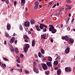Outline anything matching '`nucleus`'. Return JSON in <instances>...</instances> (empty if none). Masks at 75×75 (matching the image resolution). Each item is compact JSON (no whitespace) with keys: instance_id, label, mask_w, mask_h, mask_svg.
Instances as JSON below:
<instances>
[{"instance_id":"f257e3e1","label":"nucleus","mask_w":75,"mask_h":75,"mask_svg":"<svg viewBox=\"0 0 75 75\" xmlns=\"http://www.w3.org/2000/svg\"><path fill=\"white\" fill-rule=\"evenodd\" d=\"M62 39V40H65L66 41H69L70 42L71 44H73L74 41V40L72 39L71 38H68V37L67 36H63Z\"/></svg>"},{"instance_id":"f03ea898","label":"nucleus","mask_w":75,"mask_h":75,"mask_svg":"<svg viewBox=\"0 0 75 75\" xmlns=\"http://www.w3.org/2000/svg\"><path fill=\"white\" fill-rule=\"evenodd\" d=\"M49 31H51V33L53 34H54L57 32V30L55 29H54V27L53 26L49 28Z\"/></svg>"},{"instance_id":"7ed1b4c3","label":"nucleus","mask_w":75,"mask_h":75,"mask_svg":"<svg viewBox=\"0 0 75 75\" xmlns=\"http://www.w3.org/2000/svg\"><path fill=\"white\" fill-rule=\"evenodd\" d=\"M41 65L43 69L44 70H47V69L48 67H47V64H46L42 63Z\"/></svg>"},{"instance_id":"20e7f679","label":"nucleus","mask_w":75,"mask_h":75,"mask_svg":"<svg viewBox=\"0 0 75 75\" xmlns=\"http://www.w3.org/2000/svg\"><path fill=\"white\" fill-rule=\"evenodd\" d=\"M29 48L30 45H28V44H26L24 50V51L25 53L27 52V51H28V48Z\"/></svg>"},{"instance_id":"39448f33","label":"nucleus","mask_w":75,"mask_h":75,"mask_svg":"<svg viewBox=\"0 0 75 75\" xmlns=\"http://www.w3.org/2000/svg\"><path fill=\"white\" fill-rule=\"evenodd\" d=\"M30 25V23L29 22V21H25L24 23V25L25 27H28Z\"/></svg>"},{"instance_id":"423d86ee","label":"nucleus","mask_w":75,"mask_h":75,"mask_svg":"<svg viewBox=\"0 0 75 75\" xmlns=\"http://www.w3.org/2000/svg\"><path fill=\"white\" fill-rule=\"evenodd\" d=\"M65 71L67 72H69L71 71V68L70 67H66L65 68Z\"/></svg>"},{"instance_id":"0eeeda50","label":"nucleus","mask_w":75,"mask_h":75,"mask_svg":"<svg viewBox=\"0 0 75 75\" xmlns=\"http://www.w3.org/2000/svg\"><path fill=\"white\" fill-rule=\"evenodd\" d=\"M38 4H39L38 3V1H36L35 3V7H34V8L35 9H37L38 8Z\"/></svg>"},{"instance_id":"6e6552de","label":"nucleus","mask_w":75,"mask_h":75,"mask_svg":"<svg viewBox=\"0 0 75 75\" xmlns=\"http://www.w3.org/2000/svg\"><path fill=\"white\" fill-rule=\"evenodd\" d=\"M16 39V38L14 37H13L11 39V40L10 41V42L11 44H12V43H13L14 42V41H15V39Z\"/></svg>"},{"instance_id":"1a4fd4ad","label":"nucleus","mask_w":75,"mask_h":75,"mask_svg":"<svg viewBox=\"0 0 75 75\" xmlns=\"http://www.w3.org/2000/svg\"><path fill=\"white\" fill-rule=\"evenodd\" d=\"M46 64L48 67H52V65L51 64V62H47Z\"/></svg>"},{"instance_id":"9d476101","label":"nucleus","mask_w":75,"mask_h":75,"mask_svg":"<svg viewBox=\"0 0 75 75\" xmlns=\"http://www.w3.org/2000/svg\"><path fill=\"white\" fill-rule=\"evenodd\" d=\"M33 70L34 72H35L36 74H38L39 73V71L36 68H34Z\"/></svg>"},{"instance_id":"9b49d317","label":"nucleus","mask_w":75,"mask_h":75,"mask_svg":"<svg viewBox=\"0 0 75 75\" xmlns=\"http://www.w3.org/2000/svg\"><path fill=\"white\" fill-rule=\"evenodd\" d=\"M61 74V70L59 69L57 71V75H60Z\"/></svg>"},{"instance_id":"f8f14e48","label":"nucleus","mask_w":75,"mask_h":75,"mask_svg":"<svg viewBox=\"0 0 75 75\" xmlns=\"http://www.w3.org/2000/svg\"><path fill=\"white\" fill-rule=\"evenodd\" d=\"M70 50V48L69 47H67L65 50V52L67 54H68L69 52V50Z\"/></svg>"},{"instance_id":"ddd939ff","label":"nucleus","mask_w":75,"mask_h":75,"mask_svg":"<svg viewBox=\"0 0 75 75\" xmlns=\"http://www.w3.org/2000/svg\"><path fill=\"white\" fill-rule=\"evenodd\" d=\"M46 37V35L44 34L43 35H41V38L42 39H44V40H45V37Z\"/></svg>"},{"instance_id":"4468645a","label":"nucleus","mask_w":75,"mask_h":75,"mask_svg":"<svg viewBox=\"0 0 75 75\" xmlns=\"http://www.w3.org/2000/svg\"><path fill=\"white\" fill-rule=\"evenodd\" d=\"M60 59H61V57L59 56H58L55 59L56 61H59Z\"/></svg>"},{"instance_id":"2eb2a0df","label":"nucleus","mask_w":75,"mask_h":75,"mask_svg":"<svg viewBox=\"0 0 75 75\" xmlns=\"http://www.w3.org/2000/svg\"><path fill=\"white\" fill-rule=\"evenodd\" d=\"M7 28L8 30H10L11 28V25L10 24L8 25L7 26Z\"/></svg>"},{"instance_id":"dca6fc26","label":"nucleus","mask_w":75,"mask_h":75,"mask_svg":"<svg viewBox=\"0 0 75 75\" xmlns=\"http://www.w3.org/2000/svg\"><path fill=\"white\" fill-rule=\"evenodd\" d=\"M54 65H57L58 64V62L57 60L54 61L53 63Z\"/></svg>"},{"instance_id":"f3484780","label":"nucleus","mask_w":75,"mask_h":75,"mask_svg":"<svg viewBox=\"0 0 75 75\" xmlns=\"http://www.w3.org/2000/svg\"><path fill=\"white\" fill-rule=\"evenodd\" d=\"M10 50L11 52H13L14 51V48L12 46H11V48L10 49Z\"/></svg>"},{"instance_id":"a211bd4d","label":"nucleus","mask_w":75,"mask_h":75,"mask_svg":"<svg viewBox=\"0 0 75 75\" xmlns=\"http://www.w3.org/2000/svg\"><path fill=\"white\" fill-rule=\"evenodd\" d=\"M48 59L49 61L51 62L52 61V57H51L50 56H49L48 57Z\"/></svg>"},{"instance_id":"6ab92c4d","label":"nucleus","mask_w":75,"mask_h":75,"mask_svg":"<svg viewBox=\"0 0 75 75\" xmlns=\"http://www.w3.org/2000/svg\"><path fill=\"white\" fill-rule=\"evenodd\" d=\"M40 51L42 54H45V51H44V50L42 49L40 50Z\"/></svg>"},{"instance_id":"aec40b11","label":"nucleus","mask_w":75,"mask_h":75,"mask_svg":"<svg viewBox=\"0 0 75 75\" xmlns=\"http://www.w3.org/2000/svg\"><path fill=\"white\" fill-rule=\"evenodd\" d=\"M35 44V40H33V41L32 42V47L34 46V45Z\"/></svg>"},{"instance_id":"412c9836","label":"nucleus","mask_w":75,"mask_h":75,"mask_svg":"<svg viewBox=\"0 0 75 75\" xmlns=\"http://www.w3.org/2000/svg\"><path fill=\"white\" fill-rule=\"evenodd\" d=\"M38 55L39 57L41 58V57H42V54H41V52H39L38 53Z\"/></svg>"},{"instance_id":"4be33fe9","label":"nucleus","mask_w":75,"mask_h":75,"mask_svg":"<svg viewBox=\"0 0 75 75\" xmlns=\"http://www.w3.org/2000/svg\"><path fill=\"white\" fill-rule=\"evenodd\" d=\"M23 37L24 39L25 38L26 39H28V36L26 35H24L23 36Z\"/></svg>"},{"instance_id":"5701e85b","label":"nucleus","mask_w":75,"mask_h":75,"mask_svg":"<svg viewBox=\"0 0 75 75\" xmlns=\"http://www.w3.org/2000/svg\"><path fill=\"white\" fill-rule=\"evenodd\" d=\"M34 19H32V20H31V21H30V23H31V24H34Z\"/></svg>"},{"instance_id":"b1692460","label":"nucleus","mask_w":75,"mask_h":75,"mask_svg":"<svg viewBox=\"0 0 75 75\" xmlns=\"http://www.w3.org/2000/svg\"><path fill=\"white\" fill-rule=\"evenodd\" d=\"M15 52H16V53H18V48H15Z\"/></svg>"},{"instance_id":"393cba45","label":"nucleus","mask_w":75,"mask_h":75,"mask_svg":"<svg viewBox=\"0 0 75 75\" xmlns=\"http://www.w3.org/2000/svg\"><path fill=\"white\" fill-rule=\"evenodd\" d=\"M2 68H6V65L4 64H2Z\"/></svg>"},{"instance_id":"a878e982","label":"nucleus","mask_w":75,"mask_h":75,"mask_svg":"<svg viewBox=\"0 0 75 75\" xmlns=\"http://www.w3.org/2000/svg\"><path fill=\"white\" fill-rule=\"evenodd\" d=\"M39 27L41 30H43L44 29V27H42V26L41 25V24H40L39 26Z\"/></svg>"},{"instance_id":"bb28decb","label":"nucleus","mask_w":75,"mask_h":75,"mask_svg":"<svg viewBox=\"0 0 75 75\" xmlns=\"http://www.w3.org/2000/svg\"><path fill=\"white\" fill-rule=\"evenodd\" d=\"M41 25L42 26V27H45V28H47V26L46 25H44V24H41Z\"/></svg>"},{"instance_id":"cd10ccee","label":"nucleus","mask_w":75,"mask_h":75,"mask_svg":"<svg viewBox=\"0 0 75 75\" xmlns=\"http://www.w3.org/2000/svg\"><path fill=\"white\" fill-rule=\"evenodd\" d=\"M45 74L46 75H48L49 74H50V72L48 71H46L45 72Z\"/></svg>"},{"instance_id":"c85d7f7f","label":"nucleus","mask_w":75,"mask_h":75,"mask_svg":"<svg viewBox=\"0 0 75 75\" xmlns=\"http://www.w3.org/2000/svg\"><path fill=\"white\" fill-rule=\"evenodd\" d=\"M3 59L5 61H8V59L5 58H3Z\"/></svg>"},{"instance_id":"c756f323","label":"nucleus","mask_w":75,"mask_h":75,"mask_svg":"<svg viewBox=\"0 0 75 75\" xmlns=\"http://www.w3.org/2000/svg\"><path fill=\"white\" fill-rule=\"evenodd\" d=\"M20 29L21 31H22L23 29V27H22V26L21 25H20Z\"/></svg>"},{"instance_id":"7c9ffc66","label":"nucleus","mask_w":75,"mask_h":75,"mask_svg":"<svg viewBox=\"0 0 75 75\" xmlns=\"http://www.w3.org/2000/svg\"><path fill=\"white\" fill-rule=\"evenodd\" d=\"M23 71V69H19V72H20V73H21Z\"/></svg>"},{"instance_id":"2f4dec72","label":"nucleus","mask_w":75,"mask_h":75,"mask_svg":"<svg viewBox=\"0 0 75 75\" xmlns=\"http://www.w3.org/2000/svg\"><path fill=\"white\" fill-rule=\"evenodd\" d=\"M42 30L43 32H46V31H47V29H46V28H44Z\"/></svg>"},{"instance_id":"473e14b6","label":"nucleus","mask_w":75,"mask_h":75,"mask_svg":"<svg viewBox=\"0 0 75 75\" xmlns=\"http://www.w3.org/2000/svg\"><path fill=\"white\" fill-rule=\"evenodd\" d=\"M5 1L6 4H8V3H9L8 0H5Z\"/></svg>"},{"instance_id":"72a5a7b5","label":"nucleus","mask_w":75,"mask_h":75,"mask_svg":"<svg viewBox=\"0 0 75 75\" xmlns=\"http://www.w3.org/2000/svg\"><path fill=\"white\" fill-rule=\"evenodd\" d=\"M5 35L7 37H9V35H8V34L7 33H6L5 34Z\"/></svg>"},{"instance_id":"f704fd0d","label":"nucleus","mask_w":75,"mask_h":75,"mask_svg":"<svg viewBox=\"0 0 75 75\" xmlns=\"http://www.w3.org/2000/svg\"><path fill=\"white\" fill-rule=\"evenodd\" d=\"M64 8H61L59 9V11H62V10H64Z\"/></svg>"},{"instance_id":"c9c22d12","label":"nucleus","mask_w":75,"mask_h":75,"mask_svg":"<svg viewBox=\"0 0 75 75\" xmlns=\"http://www.w3.org/2000/svg\"><path fill=\"white\" fill-rule=\"evenodd\" d=\"M67 3H71V1L69 0H67Z\"/></svg>"},{"instance_id":"e433bc0d","label":"nucleus","mask_w":75,"mask_h":75,"mask_svg":"<svg viewBox=\"0 0 75 75\" xmlns=\"http://www.w3.org/2000/svg\"><path fill=\"white\" fill-rule=\"evenodd\" d=\"M27 39H26L25 40V42H28V40Z\"/></svg>"},{"instance_id":"4c0bfd02","label":"nucleus","mask_w":75,"mask_h":75,"mask_svg":"<svg viewBox=\"0 0 75 75\" xmlns=\"http://www.w3.org/2000/svg\"><path fill=\"white\" fill-rule=\"evenodd\" d=\"M16 61L17 62H18V63H20V60H19V59H17Z\"/></svg>"},{"instance_id":"58836bf2","label":"nucleus","mask_w":75,"mask_h":75,"mask_svg":"<svg viewBox=\"0 0 75 75\" xmlns=\"http://www.w3.org/2000/svg\"><path fill=\"white\" fill-rule=\"evenodd\" d=\"M54 16H59V13H55L54 14Z\"/></svg>"},{"instance_id":"ea45409f","label":"nucleus","mask_w":75,"mask_h":75,"mask_svg":"<svg viewBox=\"0 0 75 75\" xmlns=\"http://www.w3.org/2000/svg\"><path fill=\"white\" fill-rule=\"evenodd\" d=\"M20 56L22 58H23V57H24V55L23 54H21Z\"/></svg>"},{"instance_id":"a19ab883","label":"nucleus","mask_w":75,"mask_h":75,"mask_svg":"<svg viewBox=\"0 0 75 75\" xmlns=\"http://www.w3.org/2000/svg\"><path fill=\"white\" fill-rule=\"evenodd\" d=\"M21 3H24L25 2V0H21Z\"/></svg>"},{"instance_id":"79ce46f5","label":"nucleus","mask_w":75,"mask_h":75,"mask_svg":"<svg viewBox=\"0 0 75 75\" xmlns=\"http://www.w3.org/2000/svg\"><path fill=\"white\" fill-rule=\"evenodd\" d=\"M25 72L26 74H28L29 72L28 71L26 70L25 71Z\"/></svg>"},{"instance_id":"37998d69","label":"nucleus","mask_w":75,"mask_h":75,"mask_svg":"<svg viewBox=\"0 0 75 75\" xmlns=\"http://www.w3.org/2000/svg\"><path fill=\"white\" fill-rule=\"evenodd\" d=\"M71 8V6H69L68 8H67V9H69V10H70Z\"/></svg>"},{"instance_id":"c03bdc74","label":"nucleus","mask_w":75,"mask_h":75,"mask_svg":"<svg viewBox=\"0 0 75 75\" xmlns=\"http://www.w3.org/2000/svg\"><path fill=\"white\" fill-rule=\"evenodd\" d=\"M56 5H56V4H55L54 5L52 6V8H54L56 6Z\"/></svg>"},{"instance_id":"a18cd8bd","label":"nucleus","mask_w":75,"mask_h":75,"mask_svg":"<svg viewBox=\"0 0 75 75\" xmlns=\"http://www.w3.org/2000/svg\"><path fill=\"white\" fill-rule=\"evenodd\" d=\"M37 31H40V28H37Z\"/></svg>"},{"instance_id":"49530a36","label":"nucleus","mask_w":75,"mask_h":75,"mask_svg":"<svg viewBox=\"0 0 75 75\" xmlns=\"http://www.w3.org/2000/svg\"><path fill=\"white\" fill-rule=\"evenodd\" d=\"M13 69H10L11 71V72L13 71Z\"/></svg>"},{"instance_id":"de8ad7c7","label":"nucleus","mask_w":75,"mask_h":75,"mask_svg":"<svg viewBox=\"0 0 75 75\" xmlns=\"http://www.w3.org/2000/svg\"><path fill=\"white\" fill-rule=\"evenodd\" d=\"M74 18H73L72 19L71 21V23H73L74 22Z\"/></svg>"},{"instance_id":"09e8293b","label":"nucleus","mask_w":75,"mask_h":75,"mask_svg":"<svg viewBox=\"0 0 75 75\" xmlns=\"http://www.w3.org/2000/svg\"><path fill=\"white\" fill-rule=\"evenodd\" d=\"M67 29L68 31H69V30H70V28L69 27H67Z\"/></svg>"},{"instance_id":"8fccbe9b","label":"nucleus","mask_w":75,"mask_h":75,"mask_svg":"<svg viewBox=\"0 0 75 75\" xmlns=\"http://www.w3.org/2000/svg\"><path fill=\"white\" fill-rule=\"evenodd\" d=\"M14 3V5L16 4H17V1H14V3Z\"/></svg>"},{"instance_id":"3c124183","label":"nucleus","mask_w":75,"mask_h":75,"mask_svg":"<svg viewBox=\"0 0 75 75\" xmlns=\"http://www.w3.org/2000/svg\"><path fill=\"white\" fill-rule=\"evenodd\" d=\"M24 3H23L21 2V6H24Z\"/></svg>"},{"instance_id":"603ef678","label":"nucleus","mask_w":75,"mask_h":75,"mask_svg":"<svg viewBox=\"0 0 75 75\" xmlns=\"http://www.w3.org/2000/svg\"><path fill=\"white\" fill-rule=\"evenodd\" d=\"M17 40H16L14 41V43H15V44H17Z\"/></svg>"},{"instance_id":"864d4df0","label":"nucleus","mask_w":75,"mask_h":75,"mask_svg":"<svg viewBox=\"0 0 75 75\" xmlns=\"http://www.w3.org/2000/svg\"><path fill=\"white\" fill-rule=\"evenodd\" d=\"M49 27H54V25H49Z\"/></svg>"},{"instance_id":"5fc2aeb1","label":"nucleus","mask_w":75,"mask_h":75,"mask_svg":"<svg viewBox=\"0 0 75 75\" xmlns=\"http://www.w3.org/2000/svg\"><path fill=\"white\" fill-rule=\"evenodd\" d=\"M4 44L5 45H6V44H7V41H6L5 40L4 41Z\"/></svg>"},{"instance_id":"6e6d98bb","label":"nucleus","mask_w":75,"mask_h":75,"mask_svg":"<svg viewBox=\"0 0 75 75\" xmlns=\"http://www.w3.org/2000/svg\"><path fill=\"white\" fill-rule=\"evenodd\" d=\"M58 69V67H56L54 68V69H55V70H57Z\"/></svg>"},{"instance_id":"4d7b16f0","label":"nucleus","mask_w":75,"mask_h":75,"mask_svg":"<svg viewBox=\"0 0 75 75\" xmlns=\"http://www.w3.org/2000/svg\"><path fill=\"white\" fill-rule=\"evenodd\" d=\"M36 28H39V27L38 26L36 25L35 26Z\"/></svg>"},{"instance_id":"13d9d810","label":"nucleus","mask_w":75,"mask_h":75,"mask_svg":"<svg viewBox=\"0 0 75 75\" xmlns=\"http://www.w3.org/2000/svg\"><path fill=\"white\" fill-rule=\"evenodd\" d=\"M71 13H69V17H71Z\"/></svg>"},{"instance_id":"bf43d9fd","label":"nucleus","mask_w":75,"mask_h":75,"mask_svg":"<svg viewBox=\"0 0 75 75\" xmlns=\"http://www.w3.org/2000/svg\"><path fill=\"white\" fill-rule=\"evenodd\" d=\"M33 65H34V66H35V65H36V63H35V62H34L33 63Z\"/></svg>"},{"instance_id":"052dcab7","label":"nucleus","mask_w":75,"mask_h":75,"mask_svg":"<svg viewBox=\"0 0 75 75\" xmlns=\"http://www.w3.org/2000/svg\"><path fill=\"white\" fill-rule=\"evenodd\" d=\"M66 7H67V8H68L69 7V6L67 5H66Z\"/></svg>"},{"instance_id":"680f3d73","label":"nucleus","mask_w":75,"mask_h":75,"mask_svg":"<svg viewBox=\"0 0 75 75\" xmlns=\"http://www.w3.org/2000/svg\"><path fill=\"white\" fill-rule=\"evenodd\" d=\"M52 4V2H50L49 3V5H51Z\"/></svg>"},{"instance_id":"e2e57ef3","label":"nucleus","mask_w":75,"mask_h":75,"mask_svg":"<svg viewBox=\"0 0 75 75\" xmlns=\"http://www.w3.org/2000/svg\"><path fill=\"white\" fill-rule=\"evenodd\" d=\"M50 41L51 42H53V40H50Z\"/></svg>"},{"instance_id":"0e129e2a","label":"nucleus","mask_w":75,"mask_h":75,"mask_svg":"<svg viewBox=\"0 0 75 75\" xmlns=\"http://www.w3.org/2000/svg\"><path fill=\"white\" fill-rule=\"evenodd\" d=\"M15 35H16V34L15 33H14L13 35V36H15Z\"/></svg>"},{"instance_id":"69168bd1","label":"nucleus","mask_w":75,"mask_h":75,"mask_svg":"<svg viewBox=\"0 0 75 75\" xmlns=\"http://www.w3.org/2000/svg\"><path fill=\"white\" fill-rule=\"evenodd\" d=\"M57 6H59V2H58L57 3Z\"/></svg>"},{"instance_id":"338daca9","label":"nucleus","mask_w":75,"mask_h":75,"mask_svg":"<svg viewBox=\"0 0 75 75\" xmlns=\"http://www.w3.org/2000/svg\"><path fill=\"white\" fill-rule=\"evenodd\" d=\"M17 67H20V65H19V64H17Z\"/></svg>"},{"instance_id":"774afa93","label":"nucleus","mask_w":75,"mask_h":75,"mask_svg":"<svg viewBox=\"0 0 75 75\" xmlns=\"http://www.w3.org/2000/svg\"><path fill=\"white\" fill-rule=\"evenodd\" d=\"M29 34H31V31H29V32H28Z\"/></svg>"}]
</instances>
